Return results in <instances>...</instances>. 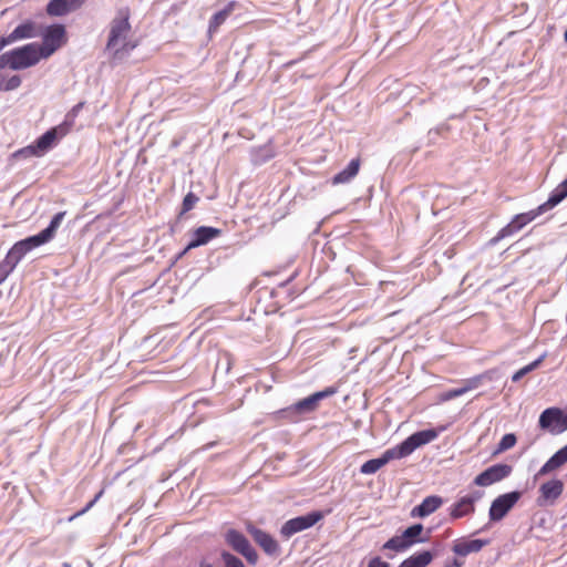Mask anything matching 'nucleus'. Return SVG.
<instances>
[{
    "label": "nucleus",
    "instance_id": "nucleus-42",
    "mask_svg": "<svg viewBox=\"0 0 567 567\" xmlns=\"http://www.w3.org/2000/svg\"><path fill=\"white\" fill-rule=\"evenodd\" d=\"M463 566V561L458 560V559H454L453 563L451 564V567H462Z\"/></svg>",
    "mask_w": 567,
    "mask_h": 567
},
{
    "label": "nucleus",
    "instance_id": "nucleus-15",
    "mask_svg": "<svg viewBox=\"0 0 567 567\" xmlns=\"http://www.w3.org/2000/svg\"><path fill=\"white\" fill-rule=\"evenodd\" d=\"M221 230L219 228L210 227V226H200L196 228L193 233V238L186 246V248L179 254V257L184 256L188 250L206 245L214 238L219 237Z\"/></svg>",
    "mask_w": 567,
    "mask_h": 567
},
{
    "label": "nucleus",
    "instance_id": "nucleus-4",
    "mask_svg": "<svg viewBox=\"0 0 567 567\" xmlns=\"http://www.w3.org/2000/svg\"><path fill=\"white\" fill-rule=\"evenodd\" d=\"M42 43H38V49L43 59L50 58L61 47L68 42L66 29L63 24H51L41 33Z\"/></svg>",
    "mask_w": 567,
    "mask_h": 567
},
{
    "label": "nucleus",
    "instance_id": "nucleus-39",
    "mask_svg": "<svg viewBox=\"0 0 567 567\" xmlns=\"http://www.w3.org/2000/svg\"><path fill=\"white\" fill-rule=\"evenodd\" d=\"M515 233H517V230H514V228H512V224L509 223L498 231L497 236L493 239V241H498L505 237L512 236Z\"/></svg>",
    "mask_w": 567,
    "mask_h": 567
},
{
    "label": "nucleus",
    "instance_id": "nucleus-37",
    "mask_svg": "<svg viewBox=\"0 0 567 567\" xmlns=\"http://www.w3.org/2000/svg\"><path fill=\"white\" fill-rule=\"evenodd\" d=\"M103 493H104V489H101V491L95 495V497H94L91 502H89V503L86 504V506H85L84 508H82L81 511H79V512H76L75 514H73V515L69 518V522H72L73 519H75V518H78V517L82 516L83 514H85L86 512H89V511H90V509L95 505V503H96V502L102 497Z\"/></svg>",
    "mask_w": 567,
    "mask_h": 567
},
{
    "label": "nucleus",
    "instance_id": "nucleus-26",
    "mask_svg": "<svg viewBox=\"0 0 567 567\" xmlns=\"http://www.w3.org/2000/svg\"><path fill=\"white\" fill-rule=\"evenodd\" d=\"M546 213L542 205H539L536 209L529 210L527 213L516 215L511 221L512 228L514 230H520L524 226L533 221L539 215Z\"/></svg>",
    "mask_w": 567,
    "mask_h": 567
},
{
    "label": "nucleus",
    "instance_id": "nucleus-10",
    "mask_svg": "<svg viewBox=\"0 0 567 567\" xmlns=\"http://www.w3.org/2000/svg\"><path fill=\"white\" fill-rule=\"evenodd\" d=\"M64 216H65V212H60V213L55 214L53 216L50 225L45 229L40 231L38 235H34V236L23 239V241L27 244L29 249L32 250L43 244L49 243L55 236V233H56L58 228L60 227Z\"/></svg>",
    "mask_w": 567,
    "mask_h": 567
},
{
    "label": "nucleus",
    "instance_id": "nucleus-35",
    "mask_svg": "<svg viewBox=\"0 0 567 567\" xmlns=\"http://www.w3.org/2000/svg\"><path fill=\"white\" fill-rule=\"evenodd\" d=\"M221 560L225 567H245L244 563L238 557L228 551L221 553Z\"/></svg>",
    "mask_w": 567,
    "mask_h": 567
},
{
    "label": "nucleus",
    "instance_id": "nucleus-43",
    "mask_svg": "<svg viewBox=\"0 0 567 567\" xmlns=\"http://www.w3.org/2000/svg\"><path fill=\"white\" fill-rule=\"evenodd\" d=\"M6 280L3 274L0 272V285Z\"/></svg>",
    "mask_w": 567,
    "mask_h": 567
},
{
    "label": "nucleus",
    "instance_id": "nucleus-16",
    "mask_svg": "<svg viewBox=\"0 0 567 567\" xmlns=\"http://www.w3.org/2000/svg\"><path fill=\"white\" fill-rule=\"evenodd\" d=\"M337 390L332 386L322 391L316 392L292 405V410L297 413L313 412L318 409L319 402L322 399L333 395Z\"/></svg>",
    "mask_w": 567,
    "mask_h": 567
},
{
    "label": "nucleus",
    "instance_id": "nucleus-19",
    "mask_svg": "<svg viewBox=\"0 0 567 567\" xmlns=\"http://www.w3.org/2000/svg\"><path fill=\"white\" fill-rule=\"evenodd\" d=\"M488 544V539H458L454 542L452 550L454 554L464 557L472 553H478Z\"/></svg>",
    "mask_w": 567,
    "mask_h": 567
},
{
    "label": "nucleus",
    "instance_id": "nucleus-17",
    "mask_svg": "<svg viewBox=\"0 0 567 567\" xmlns=\"http://www.w3.org/2000/svg\"><path fill=\"white\" fill-rule=\"evenodd\" d=\"M87 0H50L45 12L50 17H63L79 10Z\"/></svg>",
    "mask_w": 567,
    "mask_h": 567
},
{
    "label": "nucleus",
    "instance_id": "nucleus-8",
    "mask_svg": "<svg viewBox=\"0 0 567 567\" xmlns=\"http://www.w3.org/2000/svg\"><path fill=\"white\" fill-rule=\"evenodd\" d=\"M539 426L551 433H563L567 430V413L559 408H548L539 416Z\"/></svg>",
    "mask_w": 567,
    "mask_h": 567
},
{
    "label": "nucleus",
    "instance_id": "nucleus-28",
    "mask_svg": "<svg viewBox=\"0 0 567 567\" xmlns=\"http://www.w3.org/2000/svg\"><path fill=\"white\" fill-rule=\"evenodd\" d=\"M406 548H409V543L404 539L403 535L394 536L383 545V549H390L394 551H402Z\"/></svg>",
    "mask_w": 567,
    "mask_h": 567
},
{
    "label": "nucleus",
    "instance_id": "nucleus-34",
    "mask_svg": "<svg viewBox=\"0 0 567 567\" xmlns=\"http://www.w3.org/2000/svg\"><path fill=\"white\" fill-rule=\"evenodd\" d=\"M517 442L515 434H505L498 443L497 452H504L512 449Z\"/></svg>",
    "mask_w": 567,
    "mask_h": 567
},
{
    "label": "nucleus",
    "instance_id": "nucleus-18",
    "mask_svg": "<svg viewBox=\"0 0 567 567\" xmlns=\"http://www.w3.org/2000/svg\"><path fill=\"white\" fill-rule=\"evenodd\" d=\"M65 134V130L61 127H52L41 135L33 144L39 156L45 154L54 145L58 136L62 137Z\"/></svg>",
    "mask_w": 567,
    "mask_h": 567
},
{
    "label": "nucleus",
    "instance_id": "nucleus-41",
    "mask_svg": "<svg viewBox=\"0 0 567 567\" xmlns=\"http://www.w3.org/2000/svg\"><path fill=\"white\" fill-rule=\"evenodd\" d=\"M11 43H12V41H9V35H7V37H1V38H0V51H1L4 47H7V45H9V44H11Z\"/></svg>",
    "mask_w": 567,
    "mask_h": 567
},
{
    "label": "nucleus",
    "instance_id": "nucleus-38",
    "mask_svg": "<svg viewBox=\"0 0 567 567\" xmlns=\"http://www.w3.org/2000/svg\"><path fill=\"white\" fill-rule=\"evenodd\" d=\"M463 394H464V390L461 386V388L452 389V390H449V391L442 393L440 400L445 402V401L453 400L457 396H461Z\"/></svg>",
    "mask_w": 567,
    "mask_h": 567
},
{
    "label": "nucleus",
    "instance_id": "nucleus-32",
    "mask_svg": "<svg viewBox=\"0 0 567 567\" xmlns=\"http://www.w3.org/2000/svg\"><path fill=\"white\" fill-rule=\"evenodd\" d=\"M544 360V355L538 358L537 360L533 361L532 363L525 365L524 368L519 369L517 372L514 373L512 377V380L514 382L520 380L525 374L536 369Z\"/></svg>",
    "mask_w": 567,
    "mask_h": 567
},
{
    "label": "nucleus",
    "instance_id": "nucleus-27",
    "mask_svg": "<svg viewBox=\"0 0 567 567\" xmlns=\"http://www.w3.org/2000/svg\"><path fill=\"white\" fill-rule=\"evenodd\" d=\"M433 560V554L429 550L416 553L404 559L399 567H426Z\"/></svg>",
    "mask_w": 567,
    "mask_h": 567
},
{
    "label": "nucleus",
    "instance_id": "nucleus-23",
    "mask_svg": "<svg viewBox=\"0 0 567 567\" xmlns=\"http://www.w3.org/2000/svg\"><path fill=\"white\" fill-rule=\"evenodd\" d=\"M360 165L361 161L359 157L352 159L344 169L333 176L332 184L338 185L349 183L358 175Z\"/></svg>",
    "mask_w": 567,
    "mask_h": 567
},
{
    "label": "nucleus",
    "instance_id": "nucleus-11",
    "mask_svg": "<svg viewBox=\"0 0 567 567\" xmlns=\"http://www.w3.org/2000/svg\"><path fill=\"white\" fill-rule=\"evenodd\" d=\"M31 251L27 244L22 240L17 241L11 249L8 251L6 258L0 262V272L3 274L7 279L8 276L13 271L20 260Z\"/></svg>",
    "mask_w": 567,
    "mask_h": 567
},
{
    "label": "nucleus",
    "instance_id": "nucleus-44",
    "mask_svg": "<svg viewBox=\"0 0 567 567\" xmlns=\"http://www.w3.org/2000/svg\"><path fill=\"white\" fill-rule=\"evenodd\" d=\"M564 40L567 42V30L564 33Z\"/></svg>",
    "mask_w": 567,
    "mask_h": 567
},
{
    "label": "nucleus",
    "instance_id": "nucleus-25",
    "mask_svg": "<svg viewBox=\"0 0 567 567\" xmlns=\"http://www.w3.org/2000/svg\"><path fill=\"white\" fill-rule=\"evenodd\" d=\"M567 197V178L558 184L550 193L548 199L542 204L545 212L554 208Z\"/></svg>",
    "mask_w": 567,
    "mask_h": 567
},
{
    "label": "nucleus",
    "instance_id": "nucleus-31",
    "mask_svg": "<svg viewBox=\"0 0 567 567\" xmlns=\"http://www.w3.org/2000/svg\"><path fill=\"white\" fill-rule=\"evenodd\" d=\"M199 200V197L189 192L188 194L185 195L184 199H183V203H182V209H181V213L179 215H184L186 213H188L189 210H192L195 205L198 203Z\"/></svg>",
    "mask_w": 567,
    "mask_h": 567
},
{
    "label": "nucleus",
    "instance_id": "nucleus-40",
    "mask_svg": "<svg viewBox=\"0 0 567 567\" xmlns=\"http://www.w3.org/2000/svg\"><path fill=\"white\" fill-rule=\"evenodd\" d=\"M368 567H390V564L382 560L380 557H374L369 561Z\"/></svg>",
    "mask_w": 567,
    "mask_h": 567
},
{
    "label": "nucleus",
    "instance_id": "nucleus-9",
    "mask_svg": "<svg viewBox=\"0 0 567 567\" xmlns=\"http://www.w3.org/2000/svg\"><path fill=\"white\" fill-rule=\"evenodd\" d=\"M564 492V483L558 478L543 483L538 489L536 504L539 507L553 506Z\"/></svg>",
    "mask_w": 567,
    "mask_h": 567
},
{
    "label": "nucleus",
    "instance_id": "nucleus-29",
    "mask_svg": "<svg viewBox=\"0 0 567 567\" xmlns=\"http://www.w3.org/2000/svg\"><path fill=\"white\" fill-rule=\"evenodd\" d=\"M423 530V526L421 524H415L410 526L403 532V537L409 543V547L416 542V538L421 535Z\"/></svg>",
    "mask_w": 567,
    "mask_h": 567
},
{
    "label": "nucleus",
    "instance_id": "nucleus-24",
    "mask_svg": "<svg viewBox=\"0 0 567 567\" xmlns=\"http://www.w3.org/2000/svg\"><path fill=\"white\" fill-rule=\"evenodd\" d=\"M236 7L237 2L230 1L223 10L216 12L209 20L208 32L210 34L217 32L218 28L227 20Z\"/></svg>",
    "mask_w": 567,
    "mask_h": 567
},
{
    "label": "nucleus",
    "instance_id": "nucleus-36",
    "mask_svg": "<svg viewBox=\"0 0 567 567\" xmlns=\"http://www.w3.org/2000/svg\"><path fill=\"white\" fill-rule=\"evenodd\" d=\"M32 156H39L33 144L22 147L12 154L13 158H29Z\"/></svg>",
    "mask_w": 567,
    "mask_h": 567
},
{
    "label": "nucleus",
    "instance_id": "nucleus-7",
    "mask_svg": "<svg viewBox=\"0 0 567 567\" xmlns=\"http://www.w3.org/2000/svg\"><path fill=\"white\" fill-rule=\"evenodd\" d=\"M322 518L323 514L318 511L291 518L281 526L280 533L284 537L289 538L299 532L312 527Z\"/></svg>",
    "mask_w": 567,
    "mask_h": 567
},
{
    "label": "nucleus",
    "instance_id": "nucleus-2",
    "mask_svg": "<svg viewBox=\"0 0 567 567\" xmlns=\"http://www.w3.org/2000/svg\"><path fill=\"white\" fill-rule=\"evenodd\" d=\"M437 435L439 432L434 429L415 432L399 445L384 451L380 457L363 463L360 467V472L362 474H374L390 461L409 456L417 447L434 441Z\"/></svg>",
    "mask_w": 567,
    "mask_h": 567
},
{
    "label": "nucleus",
    "instance_id": "nucleus-21",
    "mask_svg": "<svg viewBox=\"0 0 567 567\" xmlns=\"http://www.w3.org/2000/svg\"><path fill=\"white\" fill-rule=\"evenodd\" d=\"M567 463V444L557 451L537 472L535 478L545 476Z\"/></svg>",
    "mask_w": 567,
    "mask_h": 567
},
{
    "label": "nucleus",
    "instance_id": "nucleus-20",
    "mask_svg": "<svg viewBox=\"0 0 567 567\" xmlns=\"http://www.w3.org/2000/svg\"><path fill=\"white\" fill-rule=\"evenodd\" d=\"M38 35H40V32L37 23L34 21L27 20L14 28V30L9 34V41L14 43L20 40L35 38Z\"/></svg>",
    "mask_w": 567,
    "mask_h": 567
},
{
    "label": "nucleus",
    "instance_id": "nucleus-3",
    "mask_svg": "<svg viewBox=\"0 0 567 567\" xmlns=\"http://www.w3.org/2000/svg\"><path fill=\"white\" fill-rule=\"evenodd\" d=\"M38 43H28L0 55V69L23 70L31 68L42 60Z\"/></svg>",
    "mask_w": 567,
    "mask_h": 567
},
{
    "label": "nucleus",
    "instance_id": "nucleus-12",
    "mask_svg": "<svg viewBox=\"0 0 567 567\" xmlns=\"http://www.w3.org/2000/svg\"><path fill=\"white\" fill-rule=\"evenodd\" d=\"M511 473L512 466L507 464H496L478 474L474 480V484L477 486H488L506 478Z\"/></svg>",
    "mask_w": 567,
    "mask_h": 567
},
{
    "label": "nucleus",
    "instance_id": "nucleus-22",
    "mask_svg": "<svg viewBox=\"0 0 567 567\" xmlns=\"http://www.w3.org/2000/svg\"><path fill=\"white\" fill-rule=\"evenodd\" d=\"M443 504L440 496L431 495L425 497L422 503L412 509V516L425 517L439 509Z\"/></svg>",
    "mask_w": 567,
    "mask_h": 567
},
{
    "label": "nucleus",
    "instance_id": "nucleus-13",
    "mask_svg": "<svg viewBox=\"0 0 567 567\" xmlns=\"http://www.w3.org/2000/svg\"><path fill=\"white\" fill-rule=\"evenodd\" d=\"M246 529L255 543L259 545L266 554L276 555L279 551V545L270 534L256 527L251 523L247 524Z\"/></svg>",
    "mask_w": 567,
    "mask_h": 567
},
{
    "label": "nucleus",
    "instance_id": "nucleus-14",
    "mask_svg": "<svg viewBox=\"0 0 567 567\" xmlns=\"http://www.w3.org/2000/svg\"><path fill=\"white\" fill-rule=\"evenodd\" d=\"M482 492L475 491L468 495L461 497L451 507L450 515L453 519H458L471 515L475 512V503L482 497Z\"/></svg>",
    "mask_w": 567,
    "mask_h": 567
},
{
    "label": "nucleus",
    "instance_id": "nucleus-33",
    "mask_svg": "<svg viewBox=\"0 0 567 567\" xmlns=\"http://www.w3.org/2000/svg\"><path fill=\"white\" fill-rule=\"evenodd\" d=\"M485 379L484 374L475 375L473 378L466 379L462 382V389L464 390V394L477 389Z\"/></svg>",
    "mask_w": 567,
    "mask_h": 567
},
{
    "label": "nucleus",
    "instance_id": "nucleus-1",
    "mask_svg": "<svg viewBox=\"0 0 567 567\" xmlns=\"http://www.w3.org/2000/svg\"><path fill=\"white\" fill-rule=\"evenodd\" d=\"M130 18V9L123 8L110 22L105 51L109 53L112 64L126 60L131 52L140 45V39L135 37Z\"/></svg>",
    "mask_w": 567,
    "mask_h": 567
},
{
    "label": "nucleus",
    "instance_id": "nucleus-30",
    "mask_svg": "<svg viewBox=\"0 0 567 567\" xmlns=\"http://www.w3.org/2000/svg\"><path fill=\"white\" fill-rule=\"evenodd\" d=\"M21 85V78L19 75H12L10 79L4 80L0 75V92L1 91H13Z\"/></svg>",
    "mask_w": 567,
    "mask_h": 567
},
{
    "label": "nucleus",
    "instance_id": "nucleus-6",
    "mask_svg": "<svg viewBox=\"0 0 567 567\" xmlns=\"http://www.w3.org/2000/svg\"><path fill=\"white\" fill-rule=\"evenodd\" d=\"M522 494L514 491L497 496L491 504L488 516L491 522L502 520L509 511L517 504Z\"/></svg>",
    "mask_w": 567,
    "mask_h": 567
},
{
    "label": "nucleus",
    "instance_id": "nucleus-5",
    "mask_svg": "<svg viewBox=\"0 0 567 567\" xmlns=\"http://www.w3.org/2000/svg\"><path fill=\"white\" fill-rule=\"evenodd\" d=\"M226 543L238 554L244 556L248 564L255 566L258 561V554L247 537L236 529H229L225 535Z\"/></svg>",
    "mask_w": 567,
    "mask_h": 567
}]
</instances>
